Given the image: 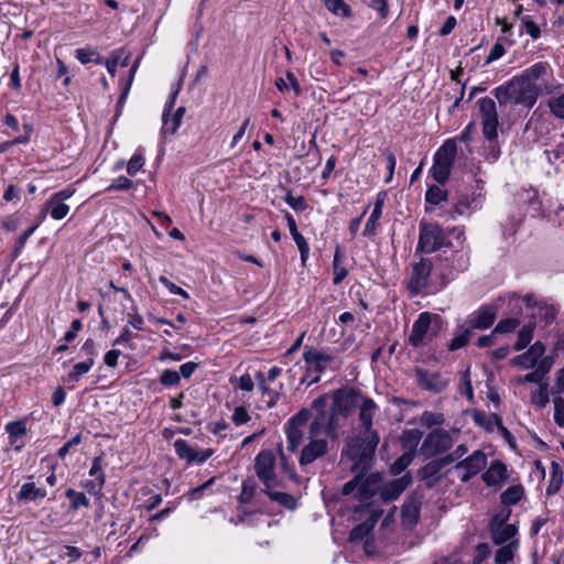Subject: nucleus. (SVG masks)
Returning <instances> with one entry per match:
<instances>
[{"label": "nucleus", "instance_id": "f257e3e1", "mask_svg": "<svg viewBox=\"0 0 564 564\" xmlns=\"http://www.w3.org/2000/svg\"><path fill=\"white\" fill-rule=\"evenodd\" d=\"M546 73L547 65L545 63H535L508 83L496 87L492 94L500 106L512 104L531 109L541 95V87L536 82Z\"/></svg>", "mask_w": 564, "mask_h": 564}, {"label": "nucleus", "instance_id": "f03ea898", "mask_svg": "<svg viewBox=\"0 0 564 564\" xmlns=\"http://www.w3.org/2000/svg\"><path fill=\"white\" fill-rule=\"evenodd\" d=\"M380 437L378 432L364 431L360 436L350 438L343 451V455L354 462L352 470L365 468L368 460L372 458Z\"/></svg>", "mask_w": 564, "mask_h": 564}, {"label": "nucleus", "instance_id": "7ed1b4c3", "mask_svg": "<svg viewBox=\"0 0 564 564\" xmlns=\"http://www.w3.org/2000/svg\"><path fill=\"white\" fill-rule=\"evenodd\" d=\"M456 153L457 144L453 139L446 140L435 152L431 174L437 183L444 184L448 180Z\"/></svg>", "mask_w": 564, "mask_h": 564}, {"label": "nucleus", "instance_id": "20e7f679", "mask_svg": "<svg viewBox=\"0 0 564 564\" xmlns=\"http://www.w3.org/2000/svg\"><path fill=\"white\" fill-rule=\"evenodd\" d=\"M381 488V476L379 474H370L364 476L356 475L351 480L343 486V495H355L361 501H367L373 497Z\"/></svg>", "mask_w": 564, "mask_h": 564}, {"label": "nucleus", "instance_id": "39448f33", "mask_svg": "<svg viewBox=\"0 0 564 564\" xmlns=\"http://www.w3.org/2000/svg\"><path fill=\"white\" fill-rule=\"evenodd\" d=\"M446 234L436 223L421 221L419 226V241L415 249L417 253H432L445 245Z\"/></svg>", "mask_w": 564, "mask_h": 564}, {"label": "nucleus", "instance_id": "423d86ee", "mask_svg": "<svg viewBox=\"0 0 564 564\" xmlns=\"http://www.w3.org/2000/svg\"><path fill=\"white\" fill-rule=\"evenodd\" d=\"M303 359L306 364V376L302 379V381L304 382L312 372L315 373V376L312 377L307 382L308 386L318 382L321 379V373L326 369H335V367H333L335 357L324 350L314 347H305Z\"/></svg>", "mask_w": 564, "mask_h": 564}, {"label": "nucleus", "instance_id": "0eeeda50", "mask_svg": "<svg viewBox=\"0 0 564 564\" xmlns=\"http://www.w3.org/2000/svg\"><path fill=\"white\" fill-rule=\"evenodd\" d=\"M254 471L263 485L262 491H268L279 485L275 474V456L272 451L264 449L256 456Z\"/></svg>", "mask_w": 564, "mask_h": 564}, {"label": "nucleus", "instance_id": "6e6552de", "mask_svg": "<svg viewBox=\"0 0 564 564\" xmlns=\"http://www.w3.org/2000/svg\"><path fill=\"white\" fill-rule=\"evenodd\" d=\"M312 416L310 409L303 408L295 415L289 419L285 424V435L288 449L292 453L297 452L304 441L303 427Z\"/></svg>", "mask_w": 564, "mask_h": 564}, {"label": "nucleus", "instance_id": "1a4fd4ad", "mask_svg": "<svg viewBox=\"0 0 564 564\" xmlns=\"http://www.w3.org/2000/svg\"><path fill=\"white\" fill-rule=\"evenodd\" d=\"M478 106L481 119L482 134L486 140L492 142L497 139L499 127L496 102L489 97H484L478 100Z\"/></svg>", "mask_w": 564, "mask_h": 564}, {"label": "nucleus", "instance_id": "9d476101", "mask_svg": "<svg viewBox=\"0 0 564 564\" xmlns=\"http://www.w3.org/2000/svg\"><path fill=\"white\" fill-rule=\"evenodd\" d=\"M453 446L451 434L442 429H436L427 434L424 438L420 454L425 458H430L448 451Z\"/></svg>", "mask_w": 564, "mask_h": 564}, {"label": "nucleus", "instance_id": "9b49d317", "mask_svg": "<svg viewBox=\"0 0 564 564\" xmlns=\"http://www.w3.org/2000/svg\"><path fill=\"white\" fill-rule=\"evenodd\" d=\"M432 269L433 263L429 258L420 257V260L413 263L406 282L412 294H420L426 289Z\"/></svg>", "mask_w": 564, "mask_h": 564}, {"label": "nucleus", "instance_id": "f8f14e48", "mask_svg": "<svg viewBox=\"0 0 564 564\" xmlns=\"http://www.w3.org/2000/svg\"><path fill=\"white\" fill-rule=\"evenodd\" d=\"M487 465V455L478 449L470 454L467 458L458 462L454 467L460 481L467 482L478 475Z\"/></svg>", "mask_w": 564, "mask_h": 564}, {"label": "nucleus", "instance_id": "ddd939ff", "mask_svg": "<svg viewBox=\"0 0 564 564\" xmlns=\"http://www.w3.org/2000/svg\"><path fill=\"white\" fill-rule=\"evenodd\" d=\"M440 316L429 312L421 313L417 319L412 326L411 334L409 336V343L413 347H420L426 344V339L432 337L430 334L432 323L438 322Z\"/></svg>", "mask_w": 564, "mask_h": 564}, {"label": "nucleus", "instance_id": "4468645a", "mask_svg": "<svg viewBox=\"0 0 564 564\" xmlns=\"http://www.w3.org/2000/svg\"><path fill=\"white\" fill-rule=\"evenodd\" d=\"M362 393L356 390L338 389L333 393L332 406L341 416L347 417L351 411L359 405Z\"/></svg>", "mask_w": 564, "mask_h": 564}, {"label": "nucleus", "instance_id": "2eb2a0df", "mask_svg": "<svg viewBox=\"0 0 564 564\" xmlns=\"http://www.w3.org/2000/svg\"><path fill=\"white\" fill-rule=\"evenodd\" d=\"M302 448L299 463L301 466L310 465L328 453V442L325 438L312 437Z\"/></svg>", "mask_w": 564, "mask_h": 564}, {"label": "nucleus", "instance_id": "dca6fc26", "mask_svg": "<svg viewBox=\"0 0 564 564\" xmlns=\"http://www.w3.org/2000/svg\"><path fill=\"white\" fill-rule=\"evenodd\" d=\"M415 376L420 387L434 393L444 391L448 386V380L438 372L416 369Z\"/></svg>", "mask_w": 564, "mask_h": 564}, {"label": "nucleus", "instance_id": "f3484780", "mask_svg": "<svg viewBox=\"0 0 564 564\" xmlns=\"http://www.w3.org/2000/svg\"><path fill=\"white\" fill-rule=\"evenodd\" d=\"M496 319V310L491 306H481L468 317V324L473 329H487L491 327Z\"/></svg>", "mask_w": 564, "mask_h": 564}, {"label": "nucleus", "instance_id": "a211bd4d", "mask_svg": "<svg viewBox=\"0 0 564 564\" xmlns=\"http://www.w3.org/2000/svg\"><path fill=\"white\" fill-rule=\"evenodd\" d=\"M410 475H404L399 479L392 480L380 488V496L384 501H392L400 497L403 490L411 484Z\"/></svg>", "mask_w": 564, "mask_h": 564}, {"label": "nucleus", "instance_id": "6ab92c4d", "mask_svg": "<svg viewBox=\"0 0 564 564\" xmlns=\"http://www.w3.org/2000/svg\"><path fill=\"white\" fill-rule=\"evenodd\" d=\"M481 478L487 486H500L508 478L507 466L500 460H494Z\"/></svg>", "mask_w": 564, "mask_h": 564}, {"label": "nucleus", "instance_id": "aec40b11", "mask_svg": "<svg viewBox=\"0 0 564 564\" xmlns=\"http://www.w3.org/2000/svg\"><path fill=\"white\" fill-rule=\"evenodd\" d=\"M358 408L359 420L362 424L364 431L377 432L376 430L372 429V419L378 410V406L373 402V400L362 394Z\"/></svg>", "mask_w": 564, "mask_h": 564}, {"label": "nucleus", "instance_id": "412c9836", "mask_svg": "<svg viewBox=\"0 0 564 564\" xmlns=\"http://www.w3.org/2000/svg\"><path fill=\"white\" fill-rule=\"evenodd\" d=\"M380 513H373L371 514L366 521L355 527L350 533H349V541L350 542H360L364 539L368 538L376 527Z\"/></svg>", "mask_w": 564, "mask_h": 564}, {"label": "nucleus", "instance_id": "4be33fe9", "mask_svg": "<svg viewBox=\"0 0 564 564\" xmlns=\"http://www.w3.org/2000/svg\"><path fill=\"white\" fill-rule=\"evenodd\" d=\"M453 463V458L451 457H441L429 462L424 465L419 474L423 480L434 479L437 474L448 464Z\"/></svg>", "mask_w": 564, "mask_h": 564}, {"label": "nucleus", "instance_id": "5701e85b", "mask_svg": "<svg viewBox=\"0 0 564 564\" xmlns=\"http://www.w3.org/2000/svg\"><path fill=\"white\" fill-rule=\"evenodd\" d=\"M490 530L496 544L510 541L517 533V527L510 523L490 524Z\"/></svg>", "mask_w": 564, "mask_h": 564}, {"label": "nucleus", "instance_id": "b1692460", "mask_svg": "<svg viewBox=\"0 0 564 564\" xmlns=\"http://www.w3.org/2000/svg\"><path fill=\"white\" fill-rule=\"evenodd\" d=\"M184 113H185V107H183V106L178 107L171 118H169V113H163V116H162V120H163L162 132L164 134H166V133L174 134L177 131V129L182 122Z\"/></svg>", "mask_w": 564, "mask_h": 564}, {"label": "nucleus", "instance_id": "393cba45", "mask_svg": "<svg viewBox=\"0 0 564 564\" xmlns=\"http://www.w3.org/2000/svg\"><path fill=\"white\" fill-rule=\"evenodd\" d=\"M48 212L51 217L55 220L65 218L69 212V206L63 202L50 198L43 208V213Z\"/></svg>", "mask_w": 564, "mask_h": 564}, {"label": "nucleus", "instance_id": "a878e982", "mask_svg": "<svg viewBox=\"0 0 564 564\" xmlns=\"http://www.w3.org/2000/svg\"><path fill=\"white\" fill-rule=\"evenodd\" d=\"M46 497V490L43 488L35 487L34 482H25L21 486L20 491L17 496L18 500H30L34 501L39 498Z\"/></svg>", "mask_w": 564, "mask_h": 564}, {"label": "nucleus", "instance_id": "bb28decb", "mask_svg": "<svg viewBox=\"0 0 564 564\" xmlns=\"http://www.w3.org/2000/svg\"><path fill=\"white\" fill-rule=\"evenodd\" d=\"M326 420V412L316 413L310 424L308 435L312 437H319L322 434L328 436V425Z\"/></svg>", "mask_w": 564, "mask_h": 564}, {"label": "nucleus", "instance_id": "cd10ccee", "mask_svg": "<svg viewBox=\"0 0 564 564\" xmlns=\"http://www.w3.org/2000/svg\"><path fill=\"white\" fill-rule=\"evenodd\" d=\"M563 484V473L561 467L556 463H552V474L549 485L546 487V495L552 496L555 495Z\"/></svg>", "mask_w": 564, "mask_h": 564}, {"label": "nucleus", "instance_id": "c85d7f7f", "mask_svg": "<svg viewBox=\"0 0 564 564\" xmlns=\"http://www.w3.org/2000/svg\"><path fill=\"white\" fill-rule=\"evenodd\" d=\"M422 435H423V433L417 429L404 431L401 436V442L403 444V447L408 448V452L414 453V449L419 445V443L422 438Z\"/></svg>", "mask_w": 564, "mask_h": 564}, {"label": "nucleus", "instance_id": "c756f323", "mask_svg": "<svg viewBox=\"0 0 564 564\" xmlns=\"http://www.w3.org/2000/svg\"><path fill=\"white\" fill-rule=\"evenodd\" d=\"M523 496V487L516 485L507 488L500 496L501 502L505 506H511L518 503Z\"/></svg>", "mask_w": 564, "mask_h": 564}, {"label": "nucleus", "instance_id": "7c9ffc66", "mask_svg": "<svg viewBox=\"0 0 564 564\" xmlns=\"http://www.w3.org/2000/svg\"><path fill=\"white\" fill-rule=\"evenodd\" d=\"M268 497L281 506L288 508V509H294L296 507V500L295 498L286 492H280V491H273L272 489H269L268 491H263Z\"/></svg>", "mask_w": 564, "mask_h": 564}, {"label": "nucleus", "instance_id": "2f4dec72", "mask_svg": "<svg viewBox=\"0 0 564 564\" xmlns=\"http://www.w3.org/2000/svg\"><path fill=\"white\" fill-rule=\"evenodd\" d=\"M94 364V359H86L85 361L75 364L67 376L68 381L77 382L84 375H86L91 369Z\"/></svg>", "mask_w": 564, "mask_h": 564}, {"label": "nucleus", "instance_id": "473e14b6", "mask_svg": "<svg viewBox=\"0 0 564 564\" xmlns=\"http://www.w3.org/2000/svg\"><path fill=\"white\" fill-rule=\"evenodd\" d=\"M174 448L180 458L185 459L188 464L195 462L196 451L184 440H176Z\"/></svg>", "mask_w": 564, "mask_h": 564}, {"label": "nucleus", "instance_id": "72a5a7b5", "mask_svg": "<svg viewBox=\"0 0 564 564\" xmlns=\"http://www.w3.org/2000/svg\"><path fill=\"white\" fill-rule=\"evenodd\" d=\"M341 262V251L340 248L337 247L334 254L333 260V270H334V279L333 283L338 285L343 282V280L347 276V270L340 264Z\"/></svg>", "mask_w": 564, "mask_h": 564}, {"label": "nucleus", "instance_id": "f704fd0d", "mask_svg": "<svg viewBox=\"0 0 564 564\" xmlns=\"http://www.w3.org/2000/svg\"><path fill=\"white\" fill-rule=\"evenodd\" d=\"M75 56L82 64H88L90 62H95L96 64L104 63V57L93 48H77Z\"/></svg>", "mask_w": 564, "mask_h": 564}, {"label": "nucleus", "instance_id": "c9c22d12", "mask_svg": "<svg viewBox=\"0 0 564 564\" xmlns=\"http://www.w3.org/2000/svg\"><path fill=\"white\" fill-rule=\"evenodd\" d=\"M533 330H534V327L533 325H524L519 334H518V339L514 344V350L517 351H520L522 350L523 348H525L532 340L533 338Z\"/></svg>", "mask_w": 564, "mask_h": 564}, {"label": "nucleus", "instance_id": "e433bc0d", "mask_svg": "<svg viewBox=\"0 0 564 564\" xmlns=\"http://www.w3.org/2000/svg\"><path fill=\"white\" fill-rule=\"evenodd\" d=\"M257 490V484L252 478H247L241 484V492L239 496V501L241 503H250L253 499L254 492Z\"/></svg>", "mask_w": 564, "mask_h": 564}, {"label": "nucleus", "instance_id": "4c0bfd02", "mask_svg": "<svg viewBox=\"0 0 564 564\" xmlns=\"http://www.w3.org/2000/svg\"><path fill=\"white\" fill-rule=\"evenodd\" d=\"M339 416H341V414L339 412H336L333 406H330L329 411L326 412L328 437L330 440H336L338 437Z\"/></svg>", "mask_w": 564, "mask_h": 564}, {"label": "nucleus", "instance_id": "58836bf2", "mask_svg": "<svg viewBox=\"0 0 564 564\" xmlns=\"http://www.w3.org/2000/svg\"><path fill=\"white\" fill-rule=\"evenodd\" d=\"M325 7L335 15L350 17L351 10L343 0H324Z\"/></svg>", "mask_w": 564, "mask_h": 564}, {"label": "nucleus", "instance_id": "ea45409f", "mask_svg": "<svg viewBox=\"0 0 564 564\" xmlns=\"http://www.w3.org/2000/svg\"><path fill=\"white\" fill-rule=\"evenodd\" d=\"M538 359L530 355V350L528 349L525 352L513 357L510 362L513 366L521 367L523 369L533 368L538 364Z\"/></svg>", "mask_w": 564, "mask_h": 564}, {"label": "nucleus", "instance_id": "a19ab883", "mask_svg": "<svg viewBox=\"0 0 564 564\" xmlns=\"http://www.w3.org/2000/svg\"><path fill=\"white\" fill-rule=\"evenodd\" d=\"M425 199L427 203L438 205L447 199V193L436 185H432L425 193Z\"/></svg>", "mask_w": 564, "mask_h": 564}, {"label": "nucleus", "instance_id": "79ce46f5", "mask_svg": "<svg viewBox=\"0 0 564 564\" xmlns=\"http://www.w3.org/2000/svg\"><path fill=\"white\" fill-rule=\"evenodd\" d=\"M459 391L462 394H465L469 401L474 400V390L470 379L469 367L460 373Z\"/></svg>", "mask_w": 564, "mask_h": 564}, {"label": "nucleus", "instance_id": "37998d69", "mask_svg": "<svg viewBox=\"0 0 564 564\" xmlns=\"http://www.w3.org/2000/svg\"><path fill=\"white\" fill-rule=\"evenodd\" d=\"M473 335V330L470 328H465L460 334L456 335L449 343L448 349L451 351L457 350L466 346L470 337Z\"/></svg>", "mask_w": 564, "mask_h": 564}, {"label": "nucleus", "instance_id": "c03bdc74", "mask_svg": "<svg viewBox=\"0 0 564 564\" xmlns=\"http://www.w3.org/2000/svg\"><path fill=\"white\" fill-rule=\"evenodd\" d=\"M66 497L72 500V508L77 510L82 507L88 508L89 500L83 492H78L72 488L66 490Z\"/></svg>", "mask_w": 564, "mask_h": 564}, {"label": "nucleus", "instance_id": "a18cd8bd", "mask_svg": "<svg viewBox=\"0 0 564 564\" xmlns=\"http://www.w3.org/2000/svg\"><path fill=\"white\" fill-rule=\"evenodd\" d=\"M414 453L405 452L392 465L391 471L393 475L401 474L413 460Z\"/></svg>", "mask_w": 564, "mask_h": 564}, {"label": "nucleus", "instance_id": "49530a36", "mask_svg": "<svg viewBox=\"0 0 564 564\" xmlns=\"http://www.w3.org/2000/svg\"><path fill=\"white\" fill-rule=\"evenodd\" d=\"M520 326V321L518 318H506L501 319L495 329V333L497 334H509L514 332Z\"/></svg>", "mask_w": 564, "mask_h": 564}, {"label": "nucleus", "instance_id": "de8ad7c7", "mask_svg": "<svg viewBox=\"0 0 564 564\" xmlns=\"http://www.w3.org/2000/svg\"><path fill=\"white\" fill-rule=\"evenodd\" d=\"M547 106L550 111L557 118L564 119V93L562 95L552 97Z\"/></svg>", "mask_w": 564, "mask_h": 564}, {"label": "nucleus", "instance_id": "09e8293b", "mask_svg": "<svg viewBox=\"0 0 564 564\" xmlns=\"http://www.w3.org/2000/svg\"><path fill=\"white\" fill-rule=\"evenodd\" d=\"M89 475L96 477V480L99 482V487H102L106 480V475L102 470V457H95L89 470Z\"/></svg>", "mask_w": 564, "mask_h": 564}, {"label": "nucleus", "instance_id": "8fccbe9b", "mask_svg": "<svg viewBox=\"0 0 564 564\" xmlns=\"http://www.w3.org/2000/svg\"><path fill=\"white\" fill-rule=\"evenodd\" d=\"M285 203L293 208L296 212H303L307 209L308 204L304 196H293L291 192H288V194L284 197Z\"/></svg>", "mask_w": 564, "mask_h": 564}, {"label": "nucleus", "instance_id": "3c124183", "mask_svg": "<svg viewBox=\"0 0 564 564\" xmlns=\"http://www.w3.org/2000/svg\"><path fill=\"white\" fill-rule=\"evenodd\" d=\"M419 518V507L413 503H408L402 509V519L406 524L416 523Z\"/></svg>", "mask_w": 564, "mask_h": 564}, {"label": "nucleus", "instance_id": "603ef678", "mask_svg": "<svg viewBox=\"0 0 564 564\" xmlns=\"http://www.w3.org/2000/svg\"><path fill=\"white\" fill-rule=\"evenodd\" d=\"M292 238L295 241L297 249L300 251L301 261L303 264H305L310 253V246L306 239L300 232L292 235Z\"/></svg>", "mask_w": 564, "mask_h": 564}, {"label": "nucleus", "instance_id": "864d4df0", "mask_svg": "<svg viewBox=\"0 0 564 564\" xmlns=\"http://www.w3.org/2000/svg\"><path fill=\"white\" fill-rule=\"evenodd\" d=\"M6 431L10 437H20L26 433V426L23 421H13L6 425Z\"/></svg>", "mask_w": 564, "mask_h": 564}, {"label": "nucleus", "instance_id": "5fc2aeb1", "mask_svg": "<svg viewBox=\"0 0 564 564\" xmlns=\"http://www.w3.org/2000/svg\"><path fill=\"white\" fill-rule=\"evenodd\" d=\"M144 165V159L141 154L135 153L127 164V172L130 176H134Z\"/></svg>", "mask_w": 564, "mask_h": 564}, {"label": "nucleus", "instance_id": "6e6d98bb", "mask_svg": "<svg viewBox=\"0 0 564 564\" xmlns=\"http://www.w3.org/2000/svg\"><path fill=\"white\" fill-rule=\"evenodd\" d=\"M180 380V373L175 370H164L160 377V382L166 387L177 386Z\"/></svg>", "mask_w": 564, "mask_h": 564}, {"label": "nucleus", "instance_id": "4d7b16f0", "mask_svg": "<svg viewBox=\"0 0 564 564\" xmlns=\"http://www.w3.org/2000/svg\"><path fill=\"white\" fill-rule=\"evenodd\" d=\"M133 187V182L126 177V176H119L112 181V183L106 188L107 191H129Z\"/></svg>", "mask_w": 564, "mask_h": 564}, {"label": "nucleus", "instance_id": "13d9d810", "mask_svg": "<svg viewBox=\"0 0 564 564\" xmlns=\"http://www.w3.org/2000/svg\"><path fill=\"white\" fill-rule=\"evenodd\" d=\"M381 217V213L378 210H372L370 217L368 218L365 229L364 236H372L377 231L378 220Z\"/></svg>", "mask_w": 564, "mask_h": 564}, {"label": "nucleus", "instance_id": "bf43d9fd", "mask_svg": "<svg viewBox=\"0 0 564 564\" xmlns=\"http://www.w3.org/2000/svg\"><path fill=\"white\" fill-rule=\"evenodd\" d=\"M513 558V550L510 545L501 546L495 554L497 564H507Z\"/></svg>", "mask_w": 564, "mask_h": 564}, {"label": "nucleus", "instance_id": "052dcab7", "mask_svg": "<svg viewBox=\"0 0 564 564\" xmlns=\"http://www.w3.org/2000/svg\"><path fill=\"white\" fill-rule=\"evenodd\" d=\"M554 364V359L551 356L543 357L539 359L538 364L534 366L538 373L544 379V377L550 372L552 366Z\"/></svg>", "mask_w": 564, "mask_h": 564}, {"label": "nucleus", "instance_id": "680f3d73", "mask_svg": "<svg viewBox=\"0 0 564 564\" xmlns=\"http://www.w3.org/2000/svg\"><path fill=\"white\" fill-rule=\"evenodd\" d=\"M159 281L172 293L176 295H181L184 299H189V294L183 290L182 288L177 286L173 282H171L166 276L161 275L159 278Z\"/></svg>", "mask_w": 564, "mask_h": 564}, {"label": "nucleus", "instance_id": "e2e57ef3", "mask_svg": "<svg viewBox=\"0 0 564 564\" xmlns=\"http://www.w3.org/2000/svg\"><path fill=\"white\" fill-rule=\"evenodd\" d=\"M260 391L262 393V397L264 398L267 406L269 409L273 408L279 400V393L273 389L269 388L268 386H263L262 388H260Z\"/></svg>", "mask_w": 564, "mask_h": 564}, {"label": "nucleus", "instance_id": "0e129e2a", "mask_svg": "<svg viewBox=\"0 0 564 564\" xmlns=\"http://www.w3.org/2000/svg\"><path fill=\"white\" fill-rule=\"evenodd\" d=\"M231 420L236 425H242L249 422L250 415L245 406H237L234 410Z\"/></svg>", "mask_w": 564, "mask_h": 564}, {"label": "nucleus", "instance_id": "69168bd1", "mask_svg": "<svg viewBox=\"0 0 564 564\" xmlns=\"http://www.w3.org/2000/svg\"><path fill=\"white\" fill-rule=\"evenodd\" d=\"M122 52L113 51L111 54V58L104 61L102 64L106 65L108 73L113 77L116 75L117 66L120 63Z\"/></svg>", "mask_w": 564, "mask_h": 564}, {"label": "nucleus", "instance_id": "338daca9", "mask_svg": "<svg viewBox=\"0 0 564 564\" xmlns=\"http://www.w3.org/2000/svg\"><path fill=\"white\" fill-rule=\"evenodd\" d=\"M443 422V414L425 411L421 416V423L427 426L437 425Z\"/></svg>", "mask_w": 564, "mask_h": 564}, {"label": "nucleus", "instance_id": "774afa93", "mask_svg": "<svg viewBox=\"0 0 564 564\" xmlns=\"http://www.w3.org/2000/svg\"><path fill=\"white\" fill-rule=\"evenodd\" d=\"M554 403H555V413H554L555 422L560 426H564V399L555 400Z\"/></svg>", "mask_w": 564, "mask_h": 564}]
</instances>
